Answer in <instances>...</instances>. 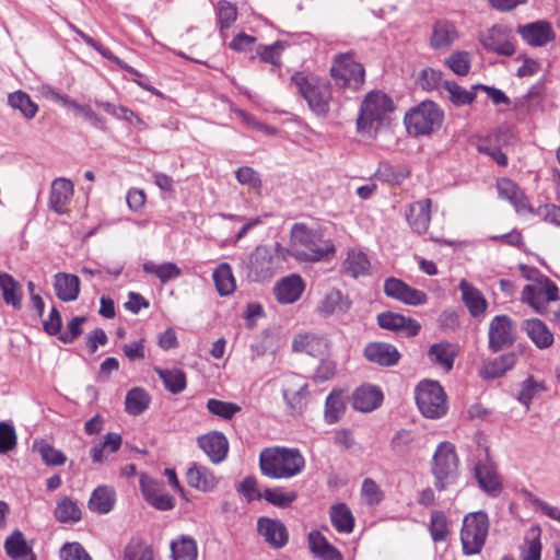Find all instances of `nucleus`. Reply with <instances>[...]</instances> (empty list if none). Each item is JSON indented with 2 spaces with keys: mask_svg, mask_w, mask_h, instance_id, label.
<instances>
[{
  "mask_svg": "<svg viewBox=\"0 0 560 560\" xmlns=\"http://www.w3.org/2000/svg\"><path fill=\"white\" fill-rule=\"evenodd\" d=\"M259 467L264 476L272 479H290L305 468V458L298 448L266 447L259 454Z\"/></svg>",
  "mask_w": 560,
  "mask_h": 560,
  "instance_id": "nucleus-1",
  "label": "nucleus"
},
{
  "mask_svg": "<svg viewBox=\"0 0 560 560\" xmlns=\"http://www.w3.org/2000/svg\"><path fill=\"white\" fill-rule=\"evenodd\" d=\"M292 255L304 261H318L335 252L330 241L322 238L319 232L310 229L305 223H294L290 233Z\"/></svg>",
  "mask_w": 560,
  "mask_h": 560,
  "instance_id": "nucleus-2",
  "label": "nucleus"
},
{
  "mask_svg": "<svg viewBox=\"0 0 560 560\" xmlns=\"http://www.w3.org/2000/svg\"><path fill=\"white\" fill-rule=\"evenodd\" d=\"M291 84L313 113L318 116L327 115L331 101V85L327 80L311 73L295 72L291 77Z\"/></svg>",
  "mask_w": 560,
  "mask_h": 560,
  "instance_id": "nucleus-3",
  "label": "nucleus"
},
{
  "mask_svg": "<svg viewBox=\"0 0 560 560\" xmlns=\"http://www.w3.org/2000/svg\"><path fill=\"white\" fill-rule=\"evenodd\" d=\"M432 474L439 491L446 490L458 478V457L451 442H442L433 455Z\"/></svg>",
  "mask_w": 560,
  "mask_h": 560,
  "instance_id": "nucleus-4",
  "label": "nucleus"
},
{
  "mask_svg": "<svg viewBox=\"0 0 560 560\" xmlns=\"http://www.w3.org/2000/svg\"><path fill=\"white\" fill-rule=\"evenodd\" d=\"M489 532V518L482 511L467 514L463 520L460 541L467 556L481 551Z\"/></svg>",
  "mask_w": 560,
  "mask_h": 560,
  "instance_id": "nucleus-5",
  "label": "nucleus"
},
{
  "mask_svg": "<svg viewBox=\"0 0 560 560\" xmlns=\"http://www.w3.org/2000/svg\"><path fill=\"white\" fill-rule=\"evenodd\" d=\"M416 402L425 418L439 419L447 411L446 394L435 381L419 383L416 388Z\"/></svg>",
  "mask_w": 560,
  "mask_h": 560,
  "instance_id": "nucleus-6",
  "label": "nucleus"
},
{
  "mask_svg": "<svg viewBox=\"0 0 560 560\" xmlns=\"http://www.w3.org/2000/svg\"><path fill=\"white\" fill-rule=\"evenodd\" d=\"M443 114L438 105L424 101L405 116V125L410 135L421 136L431 133L442 122Z\"/></svg>",
  "mask_w": 560,
  "mask_h": 560,
  "instance_id": "nucleus-7",
  "label": "nucleus"
},
{
  "mask_svg": "<svg viewBox=\"0 0 560 560\" xmlns=\"http://www.w3.org/2000/svg\"><path fill=\"white\" fill-rule=\"evenodd\" d=\"M521 300L538 314L545 315L548 303L559 300V289L548 277L539 276L536 283L523 288Z\"/></svg>",
  "mask_w": 560,
  "mask_h": 560,
  "instance_id": "nucleus-8",
  "label": "nucleus"
},
{
  "mask_svg": "<svg viewBox=\"0 0 560 560\" xmlns=\"http://www.w3.org/2000/svg\"><path fill=\"white\" fill-rule=\"evenodd\" d=\"M330 73L337 84L353 91L361 88L365 75L363 66L357 62L351 54L337 56Z\"/></svg>",
  "mask_w": 560,
  "mask_h": 560,
  "instance_id": "nucleus-9",
  "label": "nucleus"
},
{
  "mask_svg": "<svg viewBox=\"0 0 560 560\" xmlns=\"http://www.w3.org/2000/svg\"><path fill=\"white\" fill-rule=\"evenodd\" d=\"M392 110L393 102L387 95L381 92L369 93L362 102L360 115L357 119L358 130L370 129L373 122L381 121Z\"/></svg>",
  "mask_w": 560,
  "mask_h": 560,
  "instance_id": "nucleus-10",
  "label": "nucleus"
},
{
  "mask_svg": "<svg viewBox=\"0 0 560 560\" xmlns=\"http://www.w3.org/2000/svg\"><path fill=\"white\" fill-rule=\"evenodd\" d=\"M278 268L271 247L266 245L257 246L246 262L247 278L256 282L270 280Z\"/></svg>",
  "mask_w": 560,
  "mask_h": 560,
  "instance_id": "nucleus-11",
  "label": "nucleus"
},
{
  "mask_svg": "<svg viewBox=\"0 0 560 560\" xmlns=\"http://www.w3.org/2000/svg\"><path fill=\"white\" fill-rule=\"evenodd\" d=\"M515 40L513 30L504 24H494L479 35L481 46L500 56L514 55Z\"/></svg>",
  "mask_w": 560,
  "mask_h": 560,
  "instance_id": "nucleus-12",
  "label": "nucleus"
},
{
  "mask_svg": "<svg viewBox=\"0 0 560 560\" xmlns=\"http://www.w3.org/2000/svg\"><path fill=\"white\" fill-rule=\"evenodd\" d=\"M516 325L508 315H497L488 328V346L493 352L511 347L516 340Z\"/></svg>",
  "mask_w": 560,
  "mask_h": 560,
  "instance_id": "nucleus-13",
  "label": "nucleus"
},
{
  "mask_svg": "<svg viewBox=\"0 0 560 560\" xmlns=\"http://www.w3.org/2000/svg\"><path fill=\"white\" fill-rule=\"evenodd\" d=\"M384 292L388 298L407 305H423L428 301L427 294L405 283L402 280L390 277L384 282Z\"/></svg>",
  "mask_w": 560,
  "mask_h": 560,
  "instance_id": "nucleus-14",
  "label": "nucleus"
},
{
  "mask_svg": "<svg viewBox=\"0 0 560 560\" xmlns=\"http://www.w3.org/2000/svg\"><path fill=\"white\" fill-rule=\"evenodd\" d=\"M140 487L145 501L155 509L160 511H168L174 508V499L165 491L161 482L142 476L140 479Z\"/></svg>",
  "mask_w": 560,
  "mask_h": 560,
  "instance_id": "nucleus-15",
  "label": "nucleus"
},
{
  "mask_svg": "<svg viewBox=\"0 0 560 560\" xmlns=\"http://www.w3.org/2000/svg\"><path fill=\"white\" fill-rule=\"evenodd\" d=\"M197 442L198 446L206 453L213 464H220L226 458L229 453V441L222 432H209L199 436Z\"/></svg>",
  "mask_w": 560,
  "mask_h": 560,
  "instance_id": "nucleus-16",
  "label": "nucleus"
},
{
  "mask_svg": "<svg viewBox=\"0 0 560 560\" xmlns=\"http://www.w3.org/2000/svg\"><path fill=\"white\" fill-rule=\"evenodd\" d=\"M517 33L523 40L533 47L546 46L555 38L553 30L550 23L546 21H536L517 27Z\"/></svg>",
  "mask_w": 560,
  "mask_h": 560,
  "instance_id": "nucleus-17",
  "label": "nucleus"
},
{
  "mask_svg": "<svg viewBox=\"0 0 560 560\" xmlns=\"http://www.w3.org/2000/svg\"><path fill=\"white\" fill-rule=\"evenodd\" d=\"M499 197L506 199L520 214L534 213V208L520 187L509 178H500L497 182Z\"/></svg>",
  "mask_w": 560,
  "mask_h": 560,
  "instance_id": "nucleus-18",
  "label": "nucleus"
},
{
  "mask_svg": "<svg viewBox=\"0 0 560 560\" xmlns=\"http://www.w3.org/2000/svg\"><path fill=\"white\" fill-rule=\"evenodd\" d=\"M475 476L479 487L490 497H498L502 491V482L494 464L487 457L475 466Z\"/></svg>",
  "mask_w": 560,
  "mask_h": 560,
  "instance_id": "nucleus-19",
  "label": "nucleus"
},
{
  "mask_svg": "<svg viewBox=\"0 0 560 560\" xmlns=\"http://www.w3.org/2000/svg\"><path fill=\"white\" fill-rule=\"evenodd\" d=\"M74 192L73 183L65 177H59L52 180L49 194V208L62 214L67 211Z\"/></svg>",
  "mask_w": 560,
  "mask_h": 560,
  "instance_id": "nucleus-20",
  "label": "nucleus"
},
{
  "mask_svg": "<svg viewBox=\"0 0 560 560\" xmlns=\"http://www.w3.org/2000/svg\"><path fill=\"white\" fill-rule=\"evenodd\" d=\"M305 289L302 277L292 273L279 280L275 285L276 299L281 304H292L296 302Z\"/></svg>",
  "mask_w": 560,
  "mask_h": 560,
  "instance_id": "nucleus-21",
  "label": "nucleus"
},
{
  "mask_svg": "<svg viewBox=\"0 0 560 560\" xmlns=\"http://www.w3.org/2000/svg\"><path fill=\"white\" fill-rule=\"evenodd\" d=\"M431 199H421L409 205L406 214L411 230L417 234H424L431 221Z\"/></svg>",
  "mask_w": 560,
  "mask_h": 560,
  "instance_id": "nucleus-22",
  "label": "nucleus"
},
{
  "mask_svg": "<svg viewBox=\"0 0 560 560\" xmlns=\"http://www.w3.org/2000/svg\"><path fill=\"white\" fill-rule=\"evenodd\" d=\"M341 271L354 279L371 275V260L366 253L358 248L347 250Z\"/></svg>",
  "mask_w": 560,
  "mask_h": 560,
  "instance_id": "nucleus-23",
  "label": "nucleus"
},
{
  "mask_svg": "<svg viewBox=\"0 0 560 560\" xmlns=\"http://www.w3.org/2000/svg\"><path fill=\"white\" fill-rule=\"evenodd\" d=\"M364 357L372 363H376L382 366H392L397 364L400 353L396 347L390 343L370 342L364 348Z\"/></svg>",
  "mask_w": 560,
  "mask_h": 560,
  "instance_id": "nucleus-24",
  "label": "nucleus"
},
{
  "mask_svg": "<svg viewBox=\"0 0 560 560\" xmlns=\"http://www.w3.org/2000/svg\"><path fill=\"white\" fill-rule=\"evenodd\" d=\"M186 481L191 488L209 492L217 487L219 479L208 467L192 463L186 471Z\"/></svg>",
  "mask_w": 560,
  "mask_h": 560,
  "instance_id": "nucleus-25",
  "label": "nucleus"
},
{
  "mask_svg": "<svg viewBox=\"0 0 560 560\" xmlns=\"http://www.w3.org/2000/svg\"><path fill=\"white\" fill-rule=\"evenodd\" d=\"M377 324L387 330H404L408 336L418 335L421 328L417 320L393 312H384L378 314Z\"/></svg>",
  "mask_w": 560,
  "mask_h": 560,
  "instance_id": "nucleus-26",
  "label": "nucleus"
},
{
  "mask_svg": "<svg viewBox=\"0 0 560 560\" xmlns=\"http://www.w3.org/2000/svg\"><path fill=\"white\" fill-rule=\"evenodd\" d=\"M257 529L272 547L281 548L288 541L287 528L280 521L260 517L257 522Z\"/></svg>",
  "mask_w": 560,
  "mask_h": 560,
  "instance_id": "nucleus-27",
  "label": "nucleus"
},
{
  "mask_svg": "<svg viewBox=\"0 0 560 560\" xmlns=\"http://www.w3.org/2000/svg\"><path fill=\"white\" fill-rule=\"evenodd\" d=\"M351 307V301L340 290L331 289L318 302L316 311L319 315L327 317L332 314H345Z\"/></svg>",
  "mask_w": 560,
  "mask_h": 560,
  "instance_id": "nucleus-28",
  "label": "nucleus"
},
{
  "mask_svg": "<svg viewBox=\"0 0 560 560\" xmlns=\"http://www.w3.org/2000/svg\"><path fill=\"white\" fill-rule=\"evenodd\" d=\"M382 401L383 393L373 385H362L352 394L353 408L363 412L373 411Z\"/></svg>",
  "mask_w": 560,
  "mask_h": 560,
  "instance_id": "nucleus-29",
  "label": "nucleus"
},
{
  "mask_svg": "<svg viewBox=\"0 0 560 560\" xmlns=\"http://www.w3.org/2000/svg\"><path fill=\"white\" fill-rule=\"evenodd\" d=\"M52 285L56 296L63 302L75 301L80 294V279L72 273H56Z\"/></svg>",
  "mask_w": 560,
  "mask_h": 560,
  "instance_id": "nucleus-30",
  "label": "nucleus"
},
{
  "mask_svg": "<svg viewBox=\"0 0 560 560\" xmlns=\"http://www.w3.org/2000/svg\"><path fill=\"white\" fill-rule=\"evenodd\" d=\"M328 347V341L325 337L314 334L298 335L292 341L293 351L305 352L312 357L327 353Z\"/></svg>",
  "mask_w": 560,
  "mask_h": 560,
  "instance_id": "nucleus-31",
  "label": "nucleus"
},
{
  "mask_svg": "<svg viewBox=\"0 0 560 560\" xmlns=\"http://www.w3.org/2000/svg\"><path fill=\"white\" fill-rule=\"evenodd\" d=\"M458 289L462 292L463 302L471 316L477 317L486 312L488 303L480 290L465 279L459 282Z\"/></svg>",
  "mask_w": 560,
  "mask_h": 560,
  "instance_id": "nucleus-32",
  "label": "nucleus"
},
{
  "mask_svg": "<svg viewBox=\"0 0 560 560\" xmlns=\"http://www.w3.org/2000/svg\"><path fill=\"white\" fill-rule=\"evenodd\" d=\"M0 292L5 304L12 306L14 310L22 307V287L7 272H0Z\"/></svg>",
  "mask_w": 560,
  "mask_h": 560,
  "instance_id": "nucleus-33",
  "label": "nucleus"
},
{
  "mask_svg": "<svg viewBox=\"0 0 560 560\" xmlns=\"http://www.w3.org/2000/svg\"><path fill=\"white\" fill-rule=\"evenodd\" d=\"M115 490L108 486L97 487L89 500V509L98 514L109 513L115 504Z\"/></svg>",
  "mask_w": 560,
  "mask_h": 560,
  "instance_id": "nucleus-34",
  "label": "nucleus"
},
{
  "mask_svg": "<svg viewBox=\"0 0 560 560\" xmlns=\"http://www.w3.org/2000/svg\"><path fill=\"white\" fill-rule=\"evenodd\" d=\"M524 329L530 340L540 349L548 348L553 342V335L540 319H526Z\"/></svg>",
  "mask_w": 560,
  "mask_h": 560,
  "instance_id": "nucleus-35",
  "label": "nucleus"
},
{
  "mask_svg": "<svg viewBox=\"0 0 560 560\" xmlns=\"http://www.w3.org/2000/svg\"><path fill=\"white\" fill-rule=\"evenodd\" d=\"M516 361L517 357L513 352L502 354L493 360H489L483 365L482 376L486 378L501 377L505 372L511 370L516 364Z\"/></svg>",
  "mask_w": 560,
  "mask_h": 560,
  "instance_id": "nucleus-36",
  "label": "nucleus"
},
{
  "mask_svg": "<svg viewBox=\"0 0 560 560\" xmlns=\"http://www.w3.org/2000/svg\"><path fill=\"white\" fill-rule=\"evenodd\" d=\"M457 37L455 26L447 21H439L433 26L431 46L435 49L448 47Z\"/></svg>",
  "mask_w": 560,
  "mask_h": 560,
  "instance_id": "nucleus-37",
  "label": "nucleus"
},
{
  "mask_svg": "<svg viewBox=\"0 0 560 560\" xmlns=\"http://www.w3.org/2000/svg\"><path fill=\"white\" fill-rule=\"evenodd\" d=\"M330 521L339 533L349 534L354 526V518L350 509L345 503H338L330 509Z\"/></svg>",
  "mask_w": 560,
  "mask_h": 560,
  "instance_id": "nucleus-38",
  "label": "nucleus"
},
{
  "mask_svg": "<svg viewBox=\"0 0 560 560\" xmlns=\"http://www.w3.org/2000/svg\"><path fill=\"white\" fill-rule=\"evenodd\" d=\"M4 550L13 560H20L33 553L21 530H14L4 541Z\"/></svg>",
  "mask_w": 560,
  "mask_h": 560,
  "instance_id": "nucleus-39",
  "label": "nucleus"
},
{
  "mask_svg": "<svg viewBox=\"0 0 560 560\" xmlns=\"http://www.w3.org/2000/svg\"><path fill=\"white\" fill-rule=\"evenodd\" d=\"M213 281L220 295L226 296L234 292L236 284L229 264L223 262L213 271Z\"/></svg>",
  "mask_w": 560,
  "mask_h": 560,
  "instance_id": "nucleus-40",
  "label": "nucleus"
},
{
  "mask_svg": "<svg viewBox=\"0 0 560 560\" xmlns=\"http://www.w3.org/2000/svg\"><path fill=\"white\" fill-rule=\"evenodd\" d=\"M154 372L172 394H179L186 388V375L182 370L154 368Z\"/></svg>",
  "mask_w": 560,
  "mask_h": 560,
  "instance_id": "nucleus-41",
  "label": "nucleus"
},
{
  "mask_svg": "<svg viewBox=\"0 0 560 560\" xmlns=\"http://www.w3.org/2000/svg\"><path fill=\"white\" fill-rule=\"evenodd\" d=\"M122 442V438L120 434L110 432L107 433L103 442L98 445H95L91 448V457L93 463L102 464L105 459V453H115L119 450Z\"/></svg>",
  "mask_w": 560,
  "mask_h": 560,
  "instance_id": "nucleus-42",
  "label": "nucleus"
},
{
  "mask_svg": "<svg viewBox=\"0 0 560 560\" xmlns=\"http://www.w3.org/2000/svg\"><path fill=\"white\" fill-rule=\"evenodd\" d=\"M151 401L150 395L140 387L131 388L125 398V408L129 415L139 416L148 409Z\"/></svg>",
  "mask_w": 560,
  "mask_h": 560,
  "instance_id": "nucleus-43",
  "label": "nucleus"
},
{
  "mask_svg": "<svg viewBox=\"0 0 560 560\" xmlns=\"http://www.w3.org/2000/svg\"><path fill=\"white\" fill-rule=\"evenodd\" d=\"M428 355L433 363L439 364L448 372L453 368L456 353L450 343L440 342L430 347Z\"/></svg>",
  "mask_w": 560,
  "mask_h": 560,
  "instance_id": "nucleus-44",
  "label": "nucleus"
},
{
  "mask_svg": "<svg viewBox=\"0 0 560 560\" xmlns=\"http://www.w3.org/2000/svg\"><path fill=\"white\" fill-rule=\"evenodd\" d=\"M55 517L60 523H77L82 517V512L75 501L65 497L57 502Z\"/></svg>",
  "mask_w": 560,
  "mask_h": 560,
  "instance_id": "nucleus-45",
  "label": "nucleus"
},
{
  "mask_svg": "<svg viewBox=\"0 0 560 560\" xmlns=\"http://www.w3.org/2000/svg\"><path fill=\"white\" fill-rule=\"evenodd\" d=\"M540 535L541 529L538 525H533L528 528L525 536V548L521 555L522 560H540Z\"/></svg>",
  "mask_w": 560,
  "mask_h": 560,
  "instance_id": "nucleus-46",
  "label": "nucleus"
},
{
  "mask_svg": "<svg viewBox=\"0 0 560 560\" xmlns=\"http://www.w3.org/2000/svg\"><path fill=\"white\" fill-rule=\"evenodd\" d=\"M142 269L147 273L154 275L162 283L176 279L182 275L180 269L174 262L155 264L153 261H145Z\"/></svg>",
  "mask_w": 560,
  "mask_h": 560,
  "instance_id": "nucleus-47",
  "label": "nucleus"
},
{
  "mask_svg": "<svg viewBox=\"0 0 560 560\" xmlns=\"http://www.w3.org/2000/svg\"><path fill=\"white\" fill-rule=\"evenodd\" d=\"M8 102L12 108L19 109L26 119L34 118L38 112V106L22 91L11 93Z\"/></svg>",
  "mask_w": 560,
  "mask_h": 560,
  "instance_id": "nucleus-48",
  "label": "nucleus"
},
{
  "mask_svg": "<svg viewBox=\"0 0 560 560\" xmlns=\"http://www.w3.org/2000/svg\"><path fill=\"white\" fill-rule=\"evenodd\" d=\"M172 557L174 560H196L197 546L194 539L182 537L171 544Z\"/></svg>",
  "mask_w": 560,
  "mask_h": 560,
  "instance_id": "nucleus-49",
  "label": "nucleus"
},
{
  "mask_svg": "<svg viewBox=\"0 0 560 560\" xmlns=\"http://www.w3.org/2000/svg\"><path fill=\"white\" fill-rule=\"evenodd\" d=\"M124 560H154L153 551L141 538H132L126 546Z\"/></svg>",
  "mask_w": 560,
  "mask_h": 560,
  "instance_id": "nucleus-50",
  "label": "nucleus"
},
{
  "mask_svg": "<svg viewBox=\"0 0 560 560\" xmlns=\"http://www.w3.org/2000/svg\"><path fill=\"white\" fill-rule=\"evenodd\" d=\"M207 409L213 416L224 420H231L237 412L241 411V407L237 404L223 401L215 398H210L207 401Z\"/></svg>",
  "mask_w": 560,
  "mask_h": 560,
  "instance_id": "nucleus-51",
  "label": "nucleus"
},
{
  "mask_svg": "<svg viewBox=\"0 0 560 560\" xmlns=\"http://www.w3.org/2000/svg\"><path fill=\"white\" fill-rule=\"evenodd\" d=\"M443 88L448 93L450 100L455 105L470 104L476 97V93L472 90L468 91L463 89L454 81H444Z\"/></svg>",
  "mask_w": 560,
  "mask_h": 560,
  "instance_id": "nucleus-52",
  "label": "nucleus"
},
{
  "mask_svg": "<svg viewBox=\"0 0 560 560\" xmlns=\"http://www.w3.org/2000/svg\"><path fill=\"white\" fill-rule=\"evenodd\" d=\"M284 49L283 42H275L271 45H259L256 48V54L261 61L271 63L279 67L281 65V54Z\"/></svg>",
  "mask_w": 560,
  "mask_h": 560,
  "instance_id": "nucleus-53",
  "label": "nucleus"
},
{
  "mask_svg": "<svg viewBox=\"0 0 560 560\" xmlns=\"http://www.w3.org/2000/svg\"><path fill=\"white\" fill-rule=\"evenodd\" d=\"M262 498L279 508H287L295 501L298 494L295 491H283L281 488H267L262 493Z\"/></svg>",
  "mask_w": 560,
  "mask_h": 560,
  "instance_id": "nucleus-54",
  "label": "nucleus"
},
{
  "mask_svg": "<svg viewBox=\"0 0 560 560\" xmlns=\"http://www.w3.org/2000/svg\"><path fill=\"white\" fill-rule=\"evenodd\" d=\"M545 390V386L540 382H536L532 376L527 377L521 385V390L517 394V400L529 409V405L534 397Z\"/></svg>",
  "mask_w": 560,
  "mask_h": 560,
  "instance_id": "nucleus-55",
  "label": "nucleus"
},
{
  "mask_svg": "<svg viewBox=\"0 0 560 560\" xmlns=\"http://www.w3.org/2000/svg\"><path fill=\"white\" fill-rule=\"evenodd\" d=\"M345 411V404L339 394L330 393L325 402V420L328 423L337 422Z\"/></svg>",
  "mask_w": 560,
  "mask_h": 560,
  "instance_id": "nucleus-56",
  "label": "nucleus"
},
{
  "mask_svg": "<svg viewBox=\"0 0 560 560\" xmlns=\"http://www.w3.org/2000/svg\"><path fill=\"white\" fill-rule=\"evenodd\" d=\"M65 106L71 108L77 115L89 121L95 128H103L105 120L98 116L89 105H80L70 100L65 101Z\"/></svg>",
  "mask_w": 560,
  "mask_h": 560,
  "instance_id": "nucleus-57",
  "label": "nucleus"
},
{
  "mask_svg": "<svg viewBox=\"0 0 560 560\" xmlns=\"http://www.w3.org/2000/svg\"><path fill=\"white\" fill-rule=\"evenodd\" d=\"M524 498L534 509L540 511L547 517L560 523V510L537 498L529 491L524 492Z\"/></svg>",
  "mask_w": 560,
  "mask_h": 560,
  "instance_id": "nucleus-58",
  "label": "nucleus"
},
{
  "mask_svg": "<svg viewBox=\"0 0 560 560\" xmlns=\"http://www.w3.org/2000/svg\"><path fill=\"white\" fill-rule=\"evenodd\" d=\"M430 533L434 541H443L446 539L448 535L447 520L442 512L435 511L432 513Z\"/></svg>",
  "mask_w": 560,
  "mask_h": 560,
  "instance_id": "nucleus-59",
  "label": "nucleus"
},
{
  "mask_svg": "<svg viewBox=\"0 0 560 560\" xmlns=\"http://www.w3.org/2000/svg\"><path fill=\"white\" fill-rule=\"evenodd\" d=\"M450 69L457 75H466L470 69V57L466 51L453 52L446 60Z\"/></svg>",
  "mask_w": 560,
  "mask_h": 560,
  "instance_id": "nucleus-60",
  "label": "nucleus"
},
{
  "mask_svg": "<svg viewBox=\"0 0 560 560\" xmlns=\"http://www.w3.org/2000/svg\"><path fill=\"white\" fill-rule=\"evenodd\" d=\"M18 443L16 432L12 424L0 422V454H5L15 448Z\"/></svg>",
  "mask_w": 560,
  "mask_h": 560,
  "instance_id": "nucleus-61",
  "label": "nucleus"
},
{
  "mask_svg": "<svg viewBox=\"0 0 560 560\" xmlns=\"http://www.w3.org/2000/svg\"><path fill=\"white\" fill-rule=\"evenodd\" d=\"M361 495L368 505H376L383 500V492L376 482L371 478H365L361 487Z\"/></svg>",
  "mask_w": 560,
  "mask_h": 560,
  "instance_id": "nucleus-62",
  "label": "nucleus"
},
{
  "mask_svg": "<svg viewBox=\"0 0 560 560\" xmlns=\"http://www.w3.org/2000/svg\"><path fill=\"white\" fill-rule=\"evenodd\" d=\"M413 441L415 436L412 432L401 429L393 436L390 446L396 454L404 455L409 452Z\"/></svg>",
  "mask_w": 560,
  "mask_h": 560,
  "instance_id": "nucleus-63",
  "label": "nucleus"
},
{
  "mask_svg": "<svg viewBox=\"0 0 560 560\" xmlns=\"http://www.w3.org/2000/svg\"><path fill=\"white\" fill-rule=\"evenodd\" d=\"M61 560H92L79 542H67L60 549Z\"/></svg>",
  "mask_w": 560,
  "mask_h": 560,
  "instance_id": "nucleus-64",
  "label": "nucleus"
}]
</instances>
